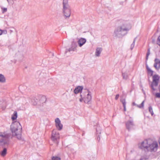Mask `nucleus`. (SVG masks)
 Here are the masks:
<instances>
[{
  "instance_id": "nucleus-33",
  "label": "nucleus",
  "mask_w": 160,
  "mask_h": 160,
  "mask_svg": "<svg viewBox=\"0 0 160 160\" xmlns=\"http://www.w3.org/2000/svg\"><path fill=\"white\" fill-rule=\"evenodd\" d=\"M121 102H122L123 106H125L126 105V102L125 99H123L121 100Z\"/></svg>"
},
{
  "instance_id": "nucleus-41",
  "label": "nucleus",
  "mask_w": 160,
  "mask_h": 160,
  "mask_svg": "<svg viewBox=\"0 0 160 160\" xmlns=\"http://www.w3.org/2000/svg\"><path fill=\"white\" fill-rule=\"evenodd\" d=\"M123 108H124V111H126V105L123 106Z\"/></svg>"
},
{
  "instance_id": "nucleus-21",
  "label": "nucleus",
  "mask_w": 160,
  "mask_h": 160,
  "mask_svg": "<svg viewBox=\"0 0 160 160\" xmlns=\"http://www.w3.org/2000/svg\"><path fill=\"white\" fill-rule=\"evenodd\" d=\"M153 80L152 81L154 82H158L159 80V78L158 76L157 75H154L152 77Z\"/></svg>"
},
{
  "instance_id": "nucleus-5",
  "label": "nucleus",
  "mask_w": 160,
  "mask_h": 160,
  "mask_svg": "<svg viewBox=\"0 0 160 160\" xmlns=\"http://www.w3.org/2000/svg\"><path fill=\"white\" fill-rule=\"evenodd\" d=\"M158 147V144L157 142H154L152 143L150 142L147 150L150 152L155 151L157 150Z\"/></svg>"
},
{
  "instance_id": "nucleus-1",
  "label": "nucleus",
  "mask_w": 160,
  "mask_h": 160,
  "mask_svg": "<svg viewBox=\"0 0 160 160\" xmlns=\"http://www.w3.org/2000/svg\"><path fill=\"white\" fill-rule=\"evenodd\" d=\"M130 29L128 27L127 24H124L115 29L113 36L118 38L122 37L127 34Z\"/></svg>"
},
{
  "instance_id": "nucleus-26",
  "label": "nucleus",
  "mask_w": 160,
  "mask_h": 160,
  "mask_svg": "<svg viewBox=\"0 0 160 160\" xmlns=\"http://www.w3.org/2000/svg\"><path fill=\"white\" fill-rule=\"evenodd\" d=\"M149 111L151 113V115L152 116L153 114V112L152 110V108L151 106H149L148 108Z\"/></svg>"
},
{
  "instance_id": "nucleus-2",
  "label": "nucleus",
  "mask_w": 160,
  "mask_h": 160,
  "mask_svg": "<svg viewBox=\"0 0 160 160\" xmlns=\"http://www.w3.org/2000/svg\"><path fill=\"white\" fill-rule=\"evenodd\" d=\"M9 141L8 135L2 132H0V144L1 145H8Z\"/></svg>"
},
{
  "instance_id": "nucleus-27",
  "label": "nucleus",
  "mask_w": 160,
  "mask_h": 160,
  "mask_svg": "<svg viewBox=\"0 0 160 160\" xmlns=\"http://www.w3.org/2000/svg\"><path fill=\"white\" fill-rule=\"evenodd\" d=\"M148 157L147 156H142L140 159V160H148Z\"/></svg>"
},
{
  "instance_id": "nucleus-46",
  "label": "nucleus",
  "mask_w": 160,
  "mask_h": 160,
  "mask_svg": "<svg viewBox=\"0 0 160 160\" xmlns=\"http://www.w3.org/2000/svg\"><path fill=\"white\" fill-rule=\"evenodd\" d=\"M18 123H19V125H20V123L18 122Z\"/></svg>"
},
{
  "instance_id": "nucleus-45",
  "label": "nucleus",
  "mask_w": 160,
  "mask_h": 160,
  "mask_svg": "<svg viewBox=\"0 0 160 160\" xmlns=\"http://www.w3.org/2000/svg\"><path fill=\"white\" fill-rule=\"evenodd\" d=\"M159 90H160V85L159 86Z\"/></svg>"
},
{
  "instance_id": "nucleus-23",
  "label": "nucleus",
  "mask_w": 160,
  "mask_h": 160,
  "mask_svg": "<svg viewBox=\"0 0 160 160\" xmlns=\"http://www.w3.org/2000/svg\"><path fill=\"white\" fill-rule=\"evenodd\" d=\"M7 153V149L6 148H4L3 150L1 152V155L2 156L4 157L6 155Z\"/></svg>"
},
{
  "instance_id": "nucleus-32",
  "label": "nucleus",
  "mask_w": 160,
  "mask_h": 160,
  "mask_svg": "<svg viewBox=\"0 0 160 160\" xmlns=\"http://www.w3.org/2000/svg\"><path fill=\"white\" fill-rule=\"evenodd\" d=\"M52 160H61V158L57 156H54L52 158Z\"/></svg>"
},
{
  "instance_id": "nucleus-7",
  "label": "nucleus",
  "mask_w": 160,
  "mask_h": 160,
  "mask_svg": "<svg viewBox=\"0 0 160 160\" xmlns=\"http://www.w3.org/2000/svg\"><path fill=\"white\" fill-rule=\"evenodd\" d=\"M11 129L12 134V136H15L18 139H20V134L19 133H18V129L14 127H11Z\"/></svg>"
},
{
  "instance_id": "nucleus-29",
  "label": "nucleus",
  "mask_w": 160,
  "mask_h": 160,
  "mask_svg": "<svg viewBox=\"0 0 160 160\" xmlns=\"http://www.w3.org/2000/svg\"><path fill=\"white\" fill-rule=\"evenodd\" d=\"M22 104L23 105L27 103L26 98L24 97H22Z\"/></svg>"
},
{
  "instance_id": "nucleus-11",
  "label": "nucleus",
  "mask_w": 160,
  "mask_h": 160,
  "mask_svg": "<svg viewBox=\"0 0 160 160\" xmlns=\"http://www.w3.org/2000/svg\"><path fill=\"white\" fill-rule=\"evenodd\" d=\"M126 125L127 129L129 130L134 125L133 122L132 121H128L126 123Z\"/></svg>"
},
{
  "instance_id": "nucleus-44",
  "label": "nucleus",
  "mask_w": 160,
  "mask_h": 160,
  "mask_svg": "<svg viewBox=\"0 0 160 160\" xmlns=\"http://www.w3.org/2000/svg\"><path fill=\"white\" fill-rule=\"evenodd\" d=\"M2 33V31L0 30V35H1Z\"/></svg>"
},
{
  "instance_id": "nucleus-24",
  "label": "nucleus",
  "mask_w": 160,
  "mask_h": 160,
  "mask_svg": "<svg viewBox=\"0 0 160 160\" xmlns=\"http://www.w3.org/2000/svg\"><path fill=\"white\" fill-rule=\"evenodd\" d=\"M122 75L123 78L125 80H127L128 78V74L126 72H122Z\"/></svg>"
},
{
  "instance_id": "nucleus-18",
  "label": "nucleus",
  "mask_w": 160,
  "mask_h": 160,
  "mask_svg": "<svg viewBox=\"0 0 160 160\" xmlns=\"http://www.w3.org/2000/svg\"><path fill=\"white\" fill-rule=\"evenodd\" d=\"M158 82L155 81L154 82V81H152L151 85V87L153 91L155 90V89L154 88V87H157L158 85Z\"/></svg>"
},
{
  "instance_id": "nucleus-47",
  "label": "nucleus",
  "mask_w": 160,
  "mask_h": 160,
  "mask_svg": "<svg viewBox=\"0 0 160 160\" xmlns=\"http://www.w3.org/2000/svg\"><path fill=\"white\" fill-rule=\"evenodd\" d=\"M22 129V128H21V130Z\"/></svg>"
},
{
  "instance_id": "nucleus-14",
  "label": "nucleus",
  "mask_w": 160,
  "mask_h": 160,
  "mask_svg": "<svg viewBox=\"0 0 160 160\" xmlns=\"http://www.w3.org/2000/svg\"><path fill=\"white\" fill-rule=\"evenodd\" d=\"M86 40L83 38H80L78 41V43L80 47H81L86 42Z\"/></svg>"
},
{
  "instance_id": "nucleus-17",
  "label": "nucleus",
  "mask_w": 160,
  "mask_h": 160,
  "mask_svg": "<svg viewBox=\"0 0 160 160\" xmlns=\"http://www.w3.org/2000/svg\"><path fill=\"white\" fill-rule=\"evenodd\" d=\"M83 89V87L82 86H78L74 90L75 94H77L81 92Z\"/></svg>"
},
{
  "instance_id": "nucleus-43",
  "label": "nucleus",
  "mask_w": 160,
  "mask_h": 160,
  "mask_svg": "<svg viewBox=\"0 0 160 160\" xmlns=\"http://www.w3.org/2000/svg\"><path fill=\"white\" fill-rule=\"evenodd\" d=\"M20 140H21V142L22 141L23 142L22 143H24V140L22 139L21 137Z\"/></svg>"
},
{
  "instance_id": "nucleus-28",
  "label": "nucleus",
  "mask_w": 160,
  "mask_h": 160,
  "mask_svg": "<svg viewBox=\"0 0 160 160\" xmlns=\"http://www.w3.org/2000/svg\"><path fill=\"white\" fill-rule=\"evenodd\" d=\"M80 96L81 98L79 99V101L80 102H82L83 100H84V92H82V93H81Z\"/></svg>"
},
{
  "instance_id": "nucleus-19",
  "label": "nucleus",
  "mask_w": 160,
  "mask_h": 160,
  "mask_svg": "<svg viewBox=\"0 0 160 160\" xmlns=\"http://www.w3.org/2000/svg\"><path fill=\"white\" fill-rule=\"evenodd\" d=\"M46 100L47 99L46 96H42L41 97L39 101L41 103H43L45 102Z\"/></svg>"
},
{
  "instance_id": "nucleus-20",
  "label": "nucleus",
  "mask_w": 160,
  "mask_h": 160,
  "mask_svg": "<svg viewBox=\"0 0 160 160\" xmlns=\"http://www.w3.org/2000/svg\"><path fill=\"white\" fill-rule=\"evenodd\" d=\"M6 79L4 75L1 74H0V82L4 83Z\"/></svg>"
},
{
  "instance_id": "nucleus-10",
  "label": "nucleus",
  "mask_w": 160,
  "mask_h": 160,
  "mask_svg": "<svg viewBox=\"0 0 160 160\" xmlns=\"http://www.w3.org/2000/svg\"><path fill=\"white\" fill-rule=\"evenodd\" d=\"M154 61V67L156 69H159L160 68V60L157 58H156L155 59Z\"/></svg>"
},
{
  "instance_id": "nucleus-42",
  "label": "nucleus",
  "mask_w": 160,
  "mask_h": 160,
  "mask_svg": "<svg viewBox=\"0 0 160 160\" xmlns=\"http://www.w3.org/2000/svg\"><path fill=\"white\" fill-rule=\"evenodd\" d=\"M132 105L134 106H137V105L135 103V102H133L132 103Z\"/></svg>"
},
{
  "instance_id": "nucleus-35",
  "label": "nucleus",
  "mask_w": 160,
  "mask_h": 160,
  "mask_svg": "<svg viewBox=\"0 0 160 160\" xmlns=\"http://www.w3.org/2000/svg\"><path fill=\"white\" fill-rule=\"evenodd\" d=\"M157 43L160 46V36H159L157 40Z\"/></svg>"
},
{
  "instance_id": "nucleus-8",
  "label": "nucleus",
  "mask_w": 160,
  "mask_h": 160,
  "mask_svg": "<svg viewBox=\"0 0 160 160\" xmlns=\"http://www.w3.org/2000/svg\"><path fill=\"white\" fill-rule=\"evenodd\" d=\"M55 125L57 129L61 130L62 129V125L61 123V121L59 118H57L55 120Z\"/></svg>"
},
{
  "instance_id": "nucleus-16",
  "label": "nucleus",
  "mask_w": 160,
  "mask_h": 160,
  "mask_svg": "<svg viewBox=\"0 0 160 160\" xmlns=\"http://www.w3.org/2000/svg\"><path fill=\"white\" fill-rule=\"evenodd\" d=\"M102 51V48L99 47L97 48H96V51L95 53V55L97 57H99Z\"/></svg>"
},
{
  "instance_id": "nucleus-38",
  "label": "nucleus",
  "mask_w": 160,
  "mask_h": 160,
  "mask_svg": "<svg viewBox=\"0 0 160 160\" xmlns=\"http://www.w3.org/2000/svg\"><path fill=\"white\" fill-rule=\"evenodd\" d=\"M136 38H136V37L134 38V40H133V42H132V44H133V45H134H134H135V41H136Z\"/></svg>"
},
{
  "instance_id": "nucleus-3",
  "label": "nucleus",
  "mask_w": 160,
  "mask_h": 160,
  "mask_svg": "<svg viewBox=\"0 0 160 160\" xmlns=\"http://www.w3.org/2000/svg\"><path fill=\"white\" fill-rule=\"evenodd\" d=\"M59 134L56 130H53L52 132L51 139L54 142H56L57 144L58 143V140L59 139Z\"/></svg>"
},
{
  "instance_id": "nucleus-4",
  "label": "nucleus",
  "mask_w": 160,
  "mask_h": 160,
  "mask_svg": "<svg viewBox=\"0 0 160 160\" xmlns=\"http://www.w3.org/2000/svg\"><path fill=\"white\" fill-rule=\"evenodd\" d=\"M84 102L85 103H89L92 99L91 92L87 90L85 93H84Z\"/></svg>"
},
{
  "instance_id": "nucleus-6",
  "label": "nucleus",
  "mask_w": 160,
  "mask_h": 160,
  "mask_svg": "<svg viewBox=\"0 0 160 160\" xmlns=\"http://www.w3.org/2000/svg\"><path fill=\"white\" fill-rule=\"evenodd\" d=\"M151 141L150 139L145 140L142 142L140 148L142 149L147 150L149 143Z\"/></svg>"
},
{
  "instance_id": "nucleus-39",
  "label": "nucleus",
  "mask_w": 160,
  "mask_h": 160,
  "mask_svg": "<svg viewBox=\"0 0 160 160\" xmlns=\"http://www.w3.org/2000/svg\"><path fill=\"white\" fill-rule=\"evenodd\" d=\"M119 94H118L116 95V97H115V99L116 100L118 99L119 97Z\"/></svg>"
},
{
  "instance_id": "nucleus-37",
  "label": "nucleus",
  "mask_w": 160,
  "mask_h": 160,
  "mask_svg": "<svg viewBox=\"0 0 160 160\" xmlns=\"http://www.w3.org/2000/svg\"><path fill=\"white\" fill-rule=\"evenodd\" d=\"M156 96L157 98H160V93H157L156 94Z\"/></svg>"
},
{
  "instance_id": "nucleus-31",
  "label": "nucleus",
  "mask_w": 160,
  "mask_h": 160,
  "mask_svg": "<svg viewBox=\"0 0 160 160\" xmlns=\"http://www.w3.org/2000/svg\"><path fill=\"white\" fill-rule=\"evenodd\" d=\"M150 54V49H148V52L147 53L146 56V60L147 61L148 59V56H149Z\"/></svg>"
},
{
  "instance_id": "nucleus-12",
  "label": "nucleus",
  "mask_w": 160,
  "mask_h": 160,
  "mask_svg": "<svg viewBox=\"0 0 160 160\" xmlns=\"http://www.w3.org/2000/svg\"><path fill=\"white\" fill-rule=\"evenodd\" d=\"M77 47V43L74 41L72 42L71 48L68 50V51L70 52L71 51H74L75 50Z\"/></svg>"
},
{
  "instance_id": "nucleus-25",
  "label": "nucleus",
  "mask_w": 160,
  "mask_h": 160,
  "mask_svg": "<svg viewBox=\"0 0 160 160\" xmlns=\"http://www.w3.org/2000/svg\"><path fill=\"white\" fill-rule=\"evenodd\" d=\"M146 67L148 71L151 74V75H152L153 73V71L148 67L147 64H146Z\"/></svg>"
},
{
  "instance_id": "nucleus-22",
  "label": "nucleus",
  "mask_w": 160,
  "mask_h": 160,
  "mask_svg": "<svg viewBox=\"0 0 160 160\" xmlns=\"http://www.w3.org/2000/svg\"><path fill=\"white\" fill-rule=\"evenodd\" d=\"M17 117V114L16 112L15 111L12 114L11 118L12 121H14L16 119Z\"/></svg>"
},
{
  "instance_id": "nucleus-40",
  "label": "nucleus",
  "mask_w": 160,
  "mask_h": 160,
  "mask_svg": "<svg viewBox=\"0 0 160 160\" xmlns=\"http://www.w3.org/2000/svg\"><path fill=\"white\" fill-rule=\"evenodd\" d=\"M134 46L133 45V44H132L131 45V48H130V49L131 50H132V49L134 47Z\"/></svg>"
},
{
  "instance_id": "nucleus-9",
  "label": "nucleus",
  "mask_w": 160,
  "mask_h": 160,
  "mask_svg": "<svg viewBox=\"0 0 160 160\" xmlns=\"http://www.w3.org/2000/svg\"><path fill=\"white\" fill-rule=\"evenodd\" d=\"M63 12L64 16L68 18L71 15V9L67 8L63 9Z\"/></svg>"
},
{
  "instance_id": "nucleus-30",
  "label": "nucleus",
  "mask_w": 160,
  "mask_h": 160,
  "mask_svg": "<svg viewBox=\"0 0 160 160\" xmlns=\"http://www.w3.org/2000/svg\"><path fill=\"white\" fill-rule=\"evenodd\" d=\"M144 101H143L141 103V104L140 105H137V107H138L139 108H143L144 107Z\"/></svg>"
},
{
  "instance_id": "nucleus-15",
  "label": "nucleus",
  "mask_w": 160,
  "mask_h": 160,
  "mask_svg": "<svg viewBox=\"0 0 160 160\" xmlns=\"http://www.w3.org/2000/svg\"><path fill=\"white\" fill-rule=\"evenodd\" d=\"M30 101L29 102L31 103L34 105H36L37 104V99L35 97H32V98H30Z\"/></svg>"
},
{
  "instance_id": "nucleus-13",
  "label": "nucleus",
  "mask_w": 160,
  "mask_h": 160,
  "mask_svg": "<svg viewBox=\"0 0 160 160\" xmlns=\"http://www.w3.org/2000/svg\"><path fill=\"white\" fill-rule=\"evenodd\" d=\"M62 4L63 9L70 8L68 4V0H63Z\"/></svg>"
},
{
  "instance_id": "nucleus-36",
  "label": "nucleus",
  "mask_w": 160,
  "mask_h": 160,
  "mask_svg": "<svg viewBox=\"0 0 160 160\" xmlns=\"http://www.w3.org/2000/svg\"><path fill=\"white\" fill-rule=\"evenodd\" d=\"M97 132L99 133H101V130L100 129L99 127L97 128L96 129Z\"/></svg>"
},
{
  "instance_id": "nucleus-34",
  "label": "nucleus",
  "mask_w": 160,
  "mask_h": 160,
  "mask_svg": "<svg viewBox=\"0 0 160 160\" xmlns=\"http://www.w3.org/2000/svg\"><path fill=\"white\" fill-rule=\"evenodd\" d=\"M1 9L2 10V13H4L5 12H6L7 11V9L6 8H2Z\"/></svg>"
}]
</instances>
